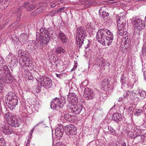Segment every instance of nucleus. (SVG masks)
Listing matches in <instances>:
<instances>
[{
    "label": "nucleus",
    "instance_id": "nucleus-1",
    "mask_svg": "<svg viewBox=\"0 0 146 146\" xmlns=\"http://www.w3.org/2000/svg\"><path fill=\"white\" fill-rule=\"evenodd\" d=\"M96 39L102 45L106 46L107 44L108 46L112 41L113 35L107 29H100L97 33Z\"/></svg>",
    "mask_w": 146,
    "mask_h": 146
},
{
    "label": "nucleus",
    "instance_id": "nucleus-2",
    "mask_svg": "<svg viewBox=\"0 0 146 146\" xmlns=\"http://www.w3.org/2000/svg\"><path fill=\"white\" fill-rule=\"evenodd\" d=\"M133 23L134 25V28L135 30H137V31L134 33L133 37L138 39L140 37V31L142 28L146 26V25H145V21L139 18L138 17L136 16L133 17Z\"/></svg>",
    "mask_w": 146,
    "mask_h": 146
},
{
    "label": "nucleus",
    "instance_id": "nucleus-3",
    "mask_svg": "<svg viewBox=\"0 0 146 146\" xmlns=\"http://www.w3.org/2000/svg\"><path fill=\"white\" fill-rule=\"evenodd\" d=\"M35 75L36 80L41 86L48 89L52 86V81L50 78L45 76L40 75L38 72L36 73Z\"/></svg>",
    "mask_w": 146,
    "mask_h": 146
},
{
    "label": "nucleus",
    "instance_id": "nucleus-4",
    "mask_svg": "<svg viewBox=\"0 0 146 146\" xmlns=\"http://www.w3.org/2000/svg\"><path fill=\"white\" fill-rule=\"evenodd\" d=\"M76 36L77 43L78 46L80 47L84 43V40L87 37V34L85 29L84 27H79L77 29Z\"/></svg>",
    "mask_w": 146,
    "mask_h": 146
},
{
    "label": "nucleus",
    "instance_id": "nucleus-5",
    "mask_svg": "<svg viewBox=\"0 0 146 146\" xmlns=\"http://www.w3.org/2000/svg\"><path fill=\"white\" fill-rule=\"evenodd\" d=\"M76 103H68L66 106L67 109L74 113L75 114H78L81 111L82 109V106L81 105H74Z\"/></svg>",
    "mask_w": 146,
    "mask_h": 146
},
{
    "label": "nucleus",
    "instance_id": "nucleus-6",
    "mask_svg": "<svg viewBox=\"0 0 146 146\" xmlns=\"http://www.w3.org/2000/svg\"><path fill=\"white\" fill-rule=\"evenodd\" d=\"M36 5L31 3L29 2H26L23 4V6H21L19 7L17 11L18 13L17 17L19 18L18 20L20 19V17L21 16V11L25 7L27 11H31L36 8Z\"/></svg>",
    "mask_w": 146,
    "mask_h": 146
},
{
    "label": "nucleus",
    "instance_id": "nucleus-7",
    "mask_svg": "<svg viewBox=\"0 0 146 146\" xmlns=\"http://www.w3.org/2000/svg\"><path fill=\"white\" fill-rule=\"evenodd\" d=\"M64 128L66 134L70 137L75 134L77 133L76 127L73 125H67Z\"/></svg>",
    "mask_w": 146,
    "mask_h": 146
},
{
    "label": "nucleus",
    "instance_id": "nucleus-8",
    "mask_svg": "<svg viewBox=\"0 0 146 146\" xmlns=\"http://www.w3.org/2000/svg\"><path fill=\"white\" fill-rule=\"evenodd\" d=\"M84 96L87 100H91L95 97L96 94L92 90L87 88L84 90Z\"/></svg>",
    "mask_w": 146,
    "mask_h": 146
},
{
    "label": "nucleus",
    "instance_id": "nucleus-9",
    "mask_svg": "<svg viewBox=\"0 0 146 146\" xmlns=\"http://www.w3.org/2000/svg\"><path fill=\"white\" fill-rule=\"evenodd\" d=\"M57 37L58 41L62 44H66L67 43L68 37L62 31H60L58 32Z\"/></svg>",
    "mask_w": 146,
    "mask_h": 146
},
{
    "label": "nucleus",
    "instance_id": "nucleus-10",
    "mask_svg": "<svg viewBox=\"0 0 146 146\" xmlns=\"http://www.w3.org/2000/svg\"><path fill=\"white\" fill-rule=\"evenodd\" d=\"M8 102V103H7L8 107L11 110H13L18 104V101L17 97L15 96L14 98L9 100Z\"/></svg>",
    "mask_w": 146,
    "mask_h": 146
},
{
    "label": "nucleus",
    "instance_id": "nucleus-11",
    "mask_svg": "<svg viewBox=\"0 0 146 146\" xmlns=\"http://www.w3.org/2000/svg\"><path fill=\"white\" fill-rule=\"evenodd\" d=\"M49 39H48L47 37L44 36H40L39 32L36 33V40L37 41L40 42L41 46H43V44H47L49 42Z\"/></svg>",
    "mask_w": 146,
    "mask_h": 146
},
{
    "label": "nucleus",
    "instance_id": "nucleus-12",
    "mask_svg": "<svg viewBox=\"0 0 146 146\" xmlns=\"http://www.w3.org/2000/svg\"><path fill=\"white\" fill-rule=\"evenodd\" d=\"M67 100L69 102V103H77L78 102L77 96L73 92L69 93L67 95Z\"/></svg>",
    "mask_w": 146,
    "mask_h": 146
},
{
    "label": "nucleus",
    "instance_id": "nucleus-13",
    "mask_svg": "<svg viewBox=\"0 0 146 146\" xmlns=\"http://www.w3.org/2000/svg\"><path fill=\"white\" fill-rule=\"evenodd\" d=\"M20 121L19 119L15 117L8 123L10 126L15 127H18L20 125Z\"/></svg>",
    "mask_w": 146,
    "mask_h": 146
},
{
    "label": "nucleus",
    "instance_id": "nucleus-14",
    "mask_svg": "<svg viewBox=\"0 0 146 146\" xmlns=\"http://www.w3.org/2000/svg\"><path fill=\"white\" fill-rule=\"evenodd\" d=\"M110 82V80L108 78H106L104 79L101 82V85L104 91L107 90L111 86Z\"/></svg>",
    "mask_w": 146,
    "mask_h": 146
},
{
    "label": "nucleus",
    "instance_id": "nucleus-15",
    "mask_svg": "<svg viewBox=\"0 0 146 146\" xmlns=\"http://www.w3.org/2000/svg\"><path fill=\"white\" fill-rule=\"evenodd\" d=\"M1 130L2 132L5 134L9 135L13 132V128L8 126H3L1 128Z\"/></svg>",
    "mask_w": 146,
    "mask_h": 146
},
{
    "label": "nucleus",
    "instance_id": "nucleus-16",
    "mask_svg": "<svg viewBox=\"0 0 146 146\" xmlns=\"http://www.w3.org/2000/svg\"><path fill=\"white\" fill-rule=\"evenodd\" d=\"M20 60L23 64H24L25 65L27 66L28 67L31 66L32 61L30 60L27 54L22 56L21 59Z\"/></svg>",
    "mask_w": 146,
    "mask_h": 146
},
{
    "label": "nucleus",
    "instance_id": "nucleus-17",
    "mask_svg": "<svg viewBox=\"0 0 146 146\" xmlns=\"http://www.w3.org/2000/svg\"><path fill=\"white\" fill-rule=\"evenodd\" d=\"M64 132V128L62 126H59L55 130V134L56 137L60 139L62 136Z\"/></svg>",
    "mask_w": 146,
    "mask_h": 146
},
{
    "label": "nucleus",
    "instance_id": "nucleus-18",
    "mask_svg": "<svg viewBox=\"0 0 146 146\" xmlns=\"http://www.w3.org/2000/svg\"><path fill=\"white\" fill-rule=\"evenodd\" d=\"M5 76L6 77L3 76H1V77H0V82L10 84L12 82L13 79V76Z\"/></svg>",
    "mask_w": 146,
    "mask_h": 146
},
{
    "label": "nucleus",
    "instance_id": "nucleus-19",
    "mask_svg": "<svg viewBox=\"0 0 146 146\" xmlns=\"http://www.w3.org/2000/svg\"><path fill=\"white\" fill-rule=\"evenodd\" d=\"M8 58L10 59L11 61L10 62V65L11 66H16L17 65L18 62L17 58L14 56H12L10 54H9L7 56Z\"/></svg>",
    "mask_w": 146,
    "mask_h": 146
},
{
    "label": "nucleus",
    "instance_id": "nucleus-20",
    "mask_svg": "<svg viewBox=\"0 0 146 146\" xmlns=\"http://www.w3.org/2000/svg\"><path fill=\"white\" fill-rule=\"evenodd\" d=\"M60 100L58 98H55L51 102V108L52 109L56 110L58 107V100Z\"/></svg>",
    "mask_w": 146,
    "mask_h": 146
},
{
    "label": "nucleus",
    "instance_id": "nucleus-21",
    "mask_svg": "<svg viewBox=\"0 0 146 146\" xmlns=\"http://www.w3.org/2000/svg\"><path fill=\"white\" fill-rule=\"evenodd\" d=\"M5 117L8 123L9 121L12 120L15 116H14L13 114L10 112L9 110H6V113L5 114Z\"/></svg>",
    "mask_w": 146,
    "mask_h": 146
},
{
    "label": "nucleus",
    "instance_id": "nucleus-22",
    "mask_svg": "<svg viewBox=\"0 0 146 146\" xmlns=\"http://www.w3.org/2000/svg\"><path fill=\"white\" fill-rule=\"evenodd\" d=\"M2 69L3 70V73L5 76H7V77L13 76L7 66L6 65H3Z\"/></svg>",
    "mask_w": 146,
    "mask_h": 146
},
{
    "label": "nucleus",
    "instance_id": "nucleus-23",
    "mask_svg": "<svg viewBox=\"0 0 146 146\" xmlns=\"http://www.w3.org/2000/svg\"><path fill=\"white\" fill-rule=\"evenodd\" d=\"M86 28L88 31H89L90 32H92L95 29L93 23H88L86 25Z\"/></svg>",
    "mask_w": 146,
    "mask_h": 146
},
{
    "label": "nucleus",
    "instance_id": "nucleus-24",
    "mask_svg": "<svg viewBox=\"0 0 146 146\" xmlns=\"http://www.w3.org/2000/svg\"><path fill=\"white\" fill-rule=\"evenodd\" d=\"M47 36L50 38L53 35L54 29L52 27H50L47 29Z\"/></svg>",
    "mask_w": 146,
    "mask_h": 146
},
{
    "label": "nucleus",
    "instance_id": "nucleus-25",
    "mask_svg": "<svg viewBox=\"0 0 146 146\" xmlns=\"http://www.w3.org/2000/svg\"><path fill=\"white\" fill-rule=\"evenodd\" d=\"M47 36L50 38L53 35L54 29L52 27H50L47 29Z\"/></svg>",
    "mask_w": 146,
    "mask_h": 146
},
{
    "label": "nucleus",
    "instance_id": "nucleus-26",
    "mask_svg": "<svg viewBox=\"0 0 146 146\" xmlns=\"http://www.w3.org/2000/svg\"><path fill=\"white\" fill-rule=\"evenodd\" d=\"M47 36L50 38L53 35L54 29L52 27H50L47 29Z\"/></svg>",
    "mask_w": 146,
    "mask_h": 146
},
{
    "label": "nucleus",
    "instance_id": "nucleus-27",
    "mask_svg": "<svg viewBox=\"0 0 146 146\" xmlns=\"http://www.w3.org/2000/svg\"><path fill=\"white\" fill-rule=\"evenodd\" d=\"M59 99L60 100H58V107L62 108L66 103L64 97L60 98H59Z\"/></svg>",
    "mask_w": 146,
    "mask_h": 146
},
{
    "label": "nucleus",
    "instance_id": "nucleus-28",
    "mask_svg": "<svg viewBox=\"0 0 146 146\" xmlns=\"http://www.w3.org/2000/svg\"><path fill=\"white\" fill-rule=\"evenodd\" d=\"M121 26L120 27H121V28H119V35L122 36L125 33H126V32L124 31V27L125 25V24H123V22H121Z\"/></svg>",
    "mask_w": 146,
    "mask_h": 146
},
{
    "label": "nucleus",
    "instance_id": "nucleus-29",
    "mask_svg": "<svg viewBox=\"0 0 146 146\" xmlns=\"http://www.w3.org/2000/svg\"><path fill=\"white\" fill-rule=\"evenodd\" d=\"M6 96H7V100H11V99L14 98L15 96H17L13 92H10L7 93Z\"/></svg>",
    "mask_w": 146,
    "mask_h": 146
},
{
    "label": "nucleus",
    "instance_id": "nucleus-30",
    "mask_svg": "<svg viewBox=\"0 0 146 146\" xmlns=\"http://www.w3.org/2000/svg\"><path fill=\"white\" fill-rule=\"evenodd\" d=\"M6 96H7V100H11V99L14 98L15 96H17L13 92H10L7 93Z\"/></svg>",
    "mask_w": 146,
    "mask_h": 146
},
{
    "label": "nucleus",
    "instance_id": "nucleus-31",
    "mask_svg": "<svg viewBox=\"0 0 146 146\" xmlns=\"http://www.w3.org/2000/svg\"><path fill=\"white\" fill-rule=\"evenodd\" d=\"M21 38L23 43L26 42L28 39V37L27 34L26 33L21 34L20 35Z\"/></svg>",
    "mask_w": 146,
    "mask_h": 146
},
{
    "label": "nucleus",
    "instance_id": "nucleus-32",
    "mask_svg": "<svg viewBox=\"0 0 146 146\" xmlns=\"http://www.w3.org/2000/svg\"><path fill=\"white\" fill-rule=\"evenodd\" d=\"M55 52L57 54L60 53H63L65 52L64 49L61 46L56 48L55 49Z\"/></svg>",
    "mask_w": 146,
    "mask_h": 146
},
{
    "label": "nucleus",
    "instance_id": "nucleus-33",
    "mask_svg": "<svg viewBox=\"0 0 146 146\" xmlns=\"http://www.w3.org/2000/svg\"><path fill=\"white\" fill-rule=\"evenodd\" d=\"M40 36H44L45 34L47 35V29H45L44 28H41L40 30Z\"/></svg>",
    "mask_w": 146,
    "mask_h": 146
},
{
    "label": "nucleus",
    "instance_id": "nucleus-34",
    "mask_svg": "<svg viewBox=\"0 0 146 146\" xmlns=\"http://www.w3.org/2000/svg\"><path fill=\"white\" fill-rule=\"evenodd\" d=\"M40 10L38 8L36 10H35L33 11L31 13V16H35L41 13Z\"/></svg>",
    "mask_w": 146,
    "mask_h": 146
},
{
    "label": "nucleus",
    "instance_id": "nucleus-35",
    "mask_svg": "<svg viewBox=\"0 0 146 146\" xmlns=\"http://www.w3.org/2000/svg\"><path fill=\"white\" fill-rule=\"evenodd\" d=\"M142 131H143V130L140 129H138L136 130V131L134 132L135 137H137L140 135L142 133Z\"/></svg>",
    "mask_w": 146,
    "mask_h": 146
},
{
    "label": "nucleus",
    "instance_id": "nucleus-36",
    "mask_svg": "<svg viewBox=\"0 0 146 146\" xmlns=\"http://www.w3.org/2000/svg\"><path fill=\"white\" fill-rule=\"evenodd\" d=\"M118 116H119L118 113L114 114L112 115V119L115 122H117L119 121V118Z\"/></svg>",
    "mask_w": 146,
    "mask_h": 146
},
{
    "label": "nucleus",
    "instance_id": "nucleus-37",
    "mask_svg": "<svg viewBox=\"0 0 146 146\" xmlns=\"http://www.w3.org/2000/svg\"><path fill=\"white\" fill-rule=\"evenodd\" d=\"M99 13L101 17H102L103 18L108 16L109 15V14L108 12L104 11L102 12L101 14V12H100V11L99 10Z\"/></svg>",
    "mask_w": 146,
    "mask_h": 146
},
{
    "label": "nucleus",
    "instance_id": "nucleus-38",
    "mask_svg": "<svg viewBox=\"0 0 146 146\" xmlns=\"http://www.w3.org/2000/svg\"><path fill=\"white\" fill-rule=\"evenodd\" d=\"M143 113L141 109H136L134 113L135 115L137 116L140 115Z\"/></svg>",
    "mask_w": 146,
    "mask_h": 146
},
{
    "label": "nucleus",
    "instance_id": "nucleus-39",
    "mask_svg": "<svg viewBox=\"0 0 146 146\" xmlns=\"http://www.w3.org/2000/svg\"><path fill=\"white\" fill-rule=\"evenodd\" d=\"M134 94L135 93L133 92L127 91V92H126L125 93H124L123 96L124 97H127L128 96H131V95L132 96H133V94Z\"/></svg>",
    "mask_w": 146,
    "mask_h": 146
},
{
    "label": "nucleus",
    "instance_id": "nucleus-40",
    "mask_svg": "<svg viewBox=\"0 0 146 146\" xmlns=\"http://www.w3.org/2000/svg\"><path fill=\"white\" fill-rule=\"evenodd\" d=\"M43 123H44L43 121H40V122H39V123H38L36 125L34 126V127H33V128L32 129H31V131H30V132L29 133V134L31 136H32V135L33 133V132L34 131L35 128V127H37L39 125L42 124Z\"/></svg>",
    "mask_w": 146,
    "mask_h": 146
},
{
    "label": "nucleus",
    "instance_id": "nucleus-41",
    "mask_svg": "<svg viewBox=\"0 0 146 146\" xmlns=\"http://www.w3.org/2000/svg\"><path fill=\"white\" fill-rule=\"evenodd\" d=\"M26 79L27 80H33L34 79L33 76L32 75L31 73L30 72H29L27 74Z\"/></svg>",
    "mask_w": 146,
    "mask_h": 146
},
{
    "label": "nucleus",
    "instance_id": "nucleus-42",
    "mask_svg": "<svg viewBox=\"0 0 146 146\" xmlns=\"http://www.w3.org/2000/svg\"><path fill=\"white\" fill-rule=\"evenodd\" d=\"M142 53L143 55L146 56V42L143 44L142 48Z\"/></svg>",
    "mask_w": 146,
    "mask_h": 146
},
{
    "label": "nucleus",
    "instance_id": "nucleus-43",
    "mask_svg": "<svg viewBox=\"0 0 146 146\" xmlns=\"http://www.w3.org/2000/svg\"><path fill=\"white\" fill-rule=\"evenodd\" d=\"M126 79L127 78L124 76H122L120 80L121 82L122 83V85H124L125 86V84L126 83Z\"/></svg>",
    "mask_w": 146,
    "mask_h": 146
},
{
    "label": "nucleus",
    "instance_id": "nucleus-44",
    "mask_svg": "<svg viewBox=\"0 0 146 146\" xmlns=\"http://www.w3.org/2000/svg\"><path fill=\"white\" fill-rule=\"evenodd\" d=\"M139 94L142 99H143L146 97V92L144 91H141L140 92Z\"/></svg>",
    "mask_w": 146,
    "mask_h": 146
},
{
    "label": "nucleus",
    "instance_id": "nucleus-45",
    "mask_svg": "<svg viewBox=\"0 0 146 146\" xmlns=\"http://www.w3.org/2000/svg\"><path fill=\"white\" fill-rule=\"evenodd\" d=\"M19 56V57L20 56V57H22V56H23L24 55H25V53L24 52V50H19L18 52Z\"/></svg>",
    "mask_w": 146,
    "mask_h": 146
},
{
    "label": "nucleus",
    "instance_id": "nucleus-46",
    "mask_svg": "<svg viewBox=\"0 0 146 146\" xmlns=\"http://www.w3.org/2000/svg\"><path fill=\"white\" fill-rule=\"evenodd\" d=\"M71 115L68 113H67L65 115L64 117L65 119L67 120H69L71 119Z\"/></svg>",
    "mask_w": 146,
    "mask_h": 146
},
{
    "label": "nucleus",
    "instance_id": "nucleus-47",
    "mask_svg": "<svg viewBox=\"0 0 146 146\" xmlns=\"http://www.w3.org/2000/svg\"><path fill=\"white\" fill-rule=\"evenodd\" d=\"M6 62L4 59L1 55H0V64L3 65L5 64Z\"/></svg>",
    "mask_w": 146,
    "mask_h": 146
},
{
    "label": "nucleus",
    "instance_id": "nucleus-48",
    "mask_svg": "<svg viewBox=\"0 0 146 146\" xmlns=\"http://www.w3.org/2000/svg\"><path fill=\"white\" fill-rule=\"evenodd\" d=\"M5 144V142L3 138H0V146H4Z\"/></svg>",
    "mask_w": 146,
    "mask_h": 146
},
{
    "label": "nucleus",
    "instance_id": "nucleus-49",
    "mask_svg": "<svg viewBox=\"0 0 146 146\" xmlns=\"http://www.w3.org/2000/svg\"><path fill=\"white\" fill-rule=\"evenodd\" d=\"M128 111H130L131 114L133 113V112L134 110V108L132 107H129L127 109Z\"/></svg>",
    "mask_w": 146,
    "mask_h": 146
},
{
    "label": "nucleus",
    "instance_id": "nucleus-50",
    "mask_svg": "<svg viewBox=\"0 0 146 146\" xmlns=\"http://www.w3.org/2000/svg\"><path fill=\"white\" fill-rule=\"evenodd\" d=\"M141 138L144 142H146V133L141 135Z\"/></svg>",
    "mask_w": 146,
    "mask_h": 146
},
{
    "label": "nucleus",
    "instance_id": "nucleus-51",
    "mask_svg": "<svg viewBox=\"0 0 146 146\" xmlns=\"http://www.w3.org/2000/svg\"><path fill=\"white\" fill-rule=\"evenodd\" d=\"M108 129L111 134H114L115 131L113 129H112L111 127L109 126L108 127Z\"/></svg>",
    "mask_w": 146,
    "mask_h": 146
},
{
    "label": "nucleus",
    "instance_id": "nucleus-52",
    "mask_svg": "<svg viewBox=\"0 0 146 146\" xmlns=\"http://www.w3.org/2000/svg\"><path fill=\"white\" fill-rule=\"evenodd\" d=\"M57 11H53L50 12V15L52 17L54 16L55 14H56L58 13Z\"/></svg>",
    "mask_w": 146,
    "mask_h": 146
},
{
    "label": "nucleus",
    "instance_id": "nucleus-53",
    "mask_svg": "<svg viewBox=\"0 0 146 146\" xmlns=\"http://www.w3.org/2000/svg\"><path fill=\"white\" fill-rule=\"evenodd\" d=\"M56 146H66L64 144L60 142H59L56 144Z\"/></svg>",
    "mask_w": 146,
    "mask_h": 146
},
{
    "label": "nucleus",
    "instance_id": "nucleus-54",
    "mask_svg": "<svg viewBox=\"0 0 146 146\" xmlns=\"http://www.w3.org/2000/svg\"><path fill=\"white\" fill-rule=\"evenodd\" d=\"M131 129L133 131V132H134L136 131V130H137L138 129L137 128V127L136 125H133Z\"/></svg>",
    "mask_w": 146,
    "mask_h": 146
},
{
    "label": "nucleus",
    "instance_id": "nucleus-55",
    "mask_svg": "<svg viewBox=\"0 0 146 146\" xmlns=\"http://www.w3.org/2000/svg\"><path fill=\"white\" fill-rule=\"evenodd\" d=\"M41 86H39V87H37L36 89V92L37 93H39L41 91Z\"/></svg>",
    "mask_w": 146,
    "mask_h": 146
},
{
    "label": "nucleus",
    "instance_id": "nucleus-56",
    "mask_svg": "<svg viewBox=\"0 0 146 146\" xmlns=\"http://www.w3.org/2000/svg\"><path fill=\"white\" fill-rule=\"evenodd\" d=\"M119 144L120 145H119V146H126V143L123 141H121V142Z\"/></svg>",
    "mask_w": 146,
    "mask_h": 146
},
{
    "label": "nucleus",
    "instance_id": "nucleus-57",
    "mask_svg": "<svg viewBox=\"0 0 146 146\" xmlns=\"http://www.w3.org/2000/svg\"><path fill=\"white\" fill-rule=\"evenodd\" d=\"M22 64H23V65L21 66L22 68L24 70H26L27 69V67H28V66L25 65L24 64H22L21 63V65H22Z\"/></svg>",
    "mask_w": 146,
    "mask_h": 146
},
{
    "label": "nucleus",
    "instance_id": "nucleus-58",
    "mask_svg": "<svg viewBox=\"0 0 146 146\" xmlns=\"http://www.w3.org/2000/svg\"><path fill=\"white\" fill-rule=\"evenodd\" d=\"M131 134L130 135V137L131 138H135L136 137H135V133L134 132L133 133H131Z\"/></svg>",
    "mask_w": 146,
    "mask_h": 146
},
{
    "label": "nucleus",
    "instance_id": "nucleus-59",
    "mask_svg": "<svg viewBox=\"0 0 146 146\" xmlns=\"http://www.w3.org/2000/svg\"><path fill=\"white\" fill-rule=\"evenodd\" d=\"M56 3L54 2H52L51 3L50 6L52 7H54L56 5Z\"/></svg>",
    "mask_w": 146,
    "mask_h": 146
},
{
    "label": "nucleus",
    "instance_id": "nucleus-60",
    "mask_svg": "<svg viewBox=\"0 0 146 146\" xmlns=\"http://www.w3.org/2000/svg\"><path fill=\"white\" fill-rule=\"evenodd\" d=\"M34 48L35 50H36V48H39V45L37 43H35L34 45Z\"/></svg>",
    "mask_w": 146,
    "mask_h": 146
},
{
    "label": "nucleus",
    "instance_id": "nucleus-61",
    "mask_svg": "<svg viewBox=\"0 0 146 146\" xmlns=\"http://www.w3.org/2000/svg\"><path fill=\"white\" fill-rule=\"evenodd\" d=\"M66 111H64L62 112H61V116H62V117H64V115H66Z\"/></svg>",
    "mask_w": 146,
    "mask_h": 146
},
{
    "label": "nucleus",
    "instance_id": "nucleus-62",
    "mask_svg": "<svg viewBox=\"0 0 146 146\" xmlns=\"http://www.w3.org/2000/svg\"><path fill=\"white\" fill-rule=\"evenodd\" d=\"M38 8L39 9L41 12H42L44 9V8L43 7H41Z\"/></svg>",
    "mask_w": 146,
    "mask_h": 146
},
{
    "label": "nucleus",
    "instance_id": "nucleus-63",
    "mask_svg": "<svg viewBox=\"0 0 146 146\" xmlns=\"http://www.w3.org/2000/svg\"><path fill=\"white\" fill-rule=\"evenodd\" d=\"M65 8L64 7H62L61 8H60L57 11L58 12H60L61 11L63 10Z\"/></svg>",
    "mask_w": 146,
    "mask_h": 146
},
{
    "label": "nucleus",
    "instance_id": "nucleus-64",
    "mask_svg": "<svg viewBox=\"0 0 146 146\" xmlns=\"http://www.w3.org/2000/svg\"><path fill=\"white\" fill-rule=\"evenodd\" d=\"M56 76L59 78H61L62 76V75L61 74H56Z\"/></svg>",
    "mask_w": 146,
    "mask_h": 146
}]
</instances>
